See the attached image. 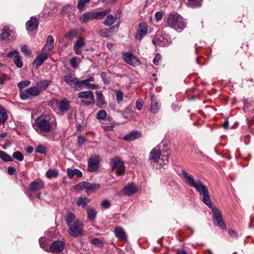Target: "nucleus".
I'll use <instances>...</instances> for the list:
<instances>
[{
  "label": "nucleus",
  "instance_id": "obj_1",
  "mask_svg": "<svg viewBox=\"0 0 254 254\" xmlns=\"http://www.w3.org/2000/svg\"><path fill=\"white\" fill-rule=\"evenodd\" d=\"M182 174L185 179L186 183L190 187L194 188L199 194H202V202L208 207L212 208L214 224L223 229H225L226 226L223 221L222 213L217 208L212 207L210 196L207 187L200 180L195 181L193 177L185 171L182 170Z\"/></svg>",
  "mask_w": 254,
  "mask_h": 254
},
{
  "label": "nucleus",
  "instance_id": "obj_2",
  "mask_svg": "<svg viewBox=\"0 0 254 254\" xmlns=\"http://www.w3.org/2000/svg\"><path fill=\"white\" fill-rule=\"evenodd\" d=\"M56 126L57 121L55 117L43 115L38 117L32 123L35 130L42 135L52 131Z\"/></svg>",
  "mask_w": 254,
  "mask_h": 254
},
{
  "label": "nucleus",
  "instance_id": "obj_3",
  "mask_svg": "<svg viewBox=\"0 0 254 254\" xmlns=\"http://www.w3.org/2000/svg\"><path fill=\"white\" fill-rule=\"evenodd\" d=\"M67 226L69 229V234L73 237H80L83 235V223L79 219H76L75 215L69 212L65 217Z\"/></svg>",
  "mask_w": 254,
  "mask_h": 254
},
{
  "label": "nucleus",
  "instance_id": "obj_4",
  "mask_svg": "<svg viewBox=\"0 0 254 254\" xmlns=\"http://www.w3.org/2000/svg\"><path fill=\"white\" fill-rule=\"evenodd\" d=\"M167 25L178 32H181L187 27V21L178 13H171L167 20Z\"/></svg>",
  "mask_w": 254,
  "mask_h": 254
},
{
  "label": "nucleus",
  "instance_id": "obj_5",
  "mask_svg": "<svg viewBox=\"0 0 254 254\" xmlns=\"http://www.w3.org/2000/svg\"><path fill=\"white\" fill-rule=\"evenodd\" d=\"M150 159L160 166L166 164L169 162L168 154L162 155L161 151L157 146L153 148L150 152Z\"/></svg>",
  "mask_w": 254,
  "mask_h": 254
},
{
  "label": "nucleus",
  "instance_id": "obj_6",
  "mask_svg": "<svg viewBox=\"0 0 254 254\" xmlns=\"http://www.w3.org/2000/svg\"><path fill=\"white\" fill-rule=\"evenodd\" d=\"M112 170H116V173L117 176H122L125 174V167L124 162L121 158L115 156L111 161Z\"/></svg>",
  "mask_w": 254,
  "mask_h": 254
},
{
  "label": "nucleus",
  "instance_id": "obj_7",
  "mask_svg": "<svg viewBox=\"0 0 254 254\" xmlns=\"http://www.w3.org/2000/svg\"><path fill=\"white\" fill-rule=\"evenodd\" d=\"M78 98L82 99L81 104L88 106L94 103V97L91 91L80 92L78 94Z\"/></svg>",
  "mask_w": 254,
  "mask_h": 254
},
{
  "label": "nucleus",
  "instance_id": "obj_8",
  "mask_svg": "<svg viewBox=\"0 0 254 254\" xmlns=\"http://www.w3.org/2000/svg\"><path fill=\"white\" fill-rule=\"evenodd\" d=\"M39 93V90L37 87H31L25 91L20 92V97L23 100H26L29 98L37 96Z\"/></svg>",
  "mask_w": 254,
  "mask_h": 254
},
{
  "label": "nucleus",
  "instance_id": "obj_9",
  "mask_svg": "<svg viewBox=\"0 0 254 254\" xmlns=\"http://www.w3.org/2000/svg\"><path fill=\"white\" fill-rule=\"evenodd\" d=\"M64 81L73 88L75 91L80 90V80L76 77H74L71 75H67L64 77Z\"/></svg>",
  "mask_w": 254,
  "mask_h": 254
},
{
  "label": "nucleus",
  "instance_id": "obj_10",
  "mask_svg": "<svg viewBox=\"0 0 254 254\" xmlns=\"http://www.w3.org/2000/svg\"><path fill=\"white\" fill-rule=\"evenodd\" d=\"M147 24L145 22H142L140 23L138 25L137 32L135 35V39L139 41H141L147 34Z\"/></svg>",
  "mask_w": 254,
  "mask_h": 254
},
{
  "label": "nucleus",
  "instance_id": "obj_11",
  "mask_svg": "<svg viewBox=\"0 0 254 254\" xmlns=\"http://www.w3.org/2000/svg\"><path fill=\"white\" fill-rule=\"evenodd\" d=\"M152 42L155 46L161 47L168 46L172 43L171 41H169L166 37L162 35H156Z\"/></svg>",
  "mask_w": 254,
  "mask_h": 254
},
{
  "label": "nucleus",
  "instance_id": "obj_12",
  "mask_svg": "<svg viewBox=\"0 0 254 254\" xmlns=\"http://www.w3.org/2000/svg\"><path fill=\"white\" fill-rule=\"evenodd\" d=\"M64 244L61 241H54L50 247V251L54 254H58L63 251Z\"/></svg>",
  "mask_w": 254,
  "mask_h": 254
},
{
  "label": "nucleus",
  "instance_id": "obj_13",
  "mask_svg": "<svg viewBox=\"0 0 254 254\" xmlns=\"http://www.w3.org/2000/svg\"><path fill=\"white\" fill-rule=\"evenodd\" d=\"M100 161L99 157L97 155H94L90 157L88 161V171L89 172L96 171L98 169Z\"/></svg>",
  "mask_w": 254,
  "mask_h": 254
},
{
  "label": "nucleus",
  "instance_id": "obj_14",
  "mask_svg": "<svg viewBox=\"0 0 254 254\" xmlns=\"http://www.w3.org/2000/svg\"><path fill=\"white\" fill-rule=\"evenodd\" d=\"M119 27V25H115V26L111 27L108 29H102L99 31L97 33L103 37H109L118 31Z\"/></svg>",
  "mask_w": 254,
  "mask_h": 254
},
{
  "label": "nucleus",
  "instance_id": "obj_15",
  "mask_svg": "<svg viewBox=\"0 0 254 254\" xmlns=\"http://www.w3.org/2000/svg\"><path fill=\"white\" fill-rule=\"evenodd\" d=\"M77 189H85L88 190H99L100 188V186L98 184H91L86 182H82L78 183L76 186Z\"/></svg>",
  "mask_w": 254,
  "mask_h": 254
},
{
  "label": "nucleus",
  "instance_id": "obj_16",
  "mask_svg": "<svg viewBox=\"0 0 254 254\" xmlns=\"http://www.w3.org/2000/svg\"><path fill=\"white\" fill-rule=\"evenodd\" d=\"M123 59L126 63L132 66L137 65L139 64V60L131 54H124L123 55Z\"/></svg>",
  "mask_w": 254,
  "mask_h": 254
},
{
  "label": "nucleus",
  "instance_id": "obj_17",
  "mask_svg": "<svg viewBox=\"0 0 254 254\" xmlns=\"http://www.w3.org/2000/svg\"><path fill=\"white\" fill-rule=\"evenodd\" d=\"M122 191L125 195L130 196L137 191V187L134 183H130L125 186Z\"/></svg>",
  "mask_w": 254,
  "mask_h": 254
},
{
  "label": "nucleus",
  "instance_id": "obj_18",
  "mask_svg": "<svg viewBox=\"0 0 254 254\" xmlns=\"http://www.w3.org/2000/svg\"><path fill=\"white\" fill-rule=\"evenodd\" d=\"M39 24L38 18L35 16H32L26 23V29L29 31H34L38 28Z\"/></svg>",
  "mask_w": 254,
  "mask_h": 254
},
{
  "label": "nucleus",
  "instance_id": "obj_19",
  "mask_svg": "<svg viewBox=\"0 0 254 254\" xmlns=\"http://www.w3.org/2000/svg\"><path fill=\"white\" fill-rule=\"evenodd\" d=\"M48 56L49 53L48 52L42 51V53L35 59L33 63L34 66L36 68L39 67L48 59Z\"/></svg>",
  "mask_w": 254,
  "mask_h": 254
},
{
  "label": "nucleus",
  "instance_id": "obj_20",
  "mask_svg": "<svg viewBox=\"0 0 254 254\" xmlns=\"http://www.w3.org/2000/svg\"><path fill=\"white\" fill-rule=\"evenodd\" d=\"M54 45V40L52 36L49 35L47 37L46 43L42 48V51L48 52L49 54L51 51Z\"/></svg>",
  "mask_w": 254,
  "mask_h": 254
},
{
  "label": "nucleus",
  "instance_id": "obj_21",
  "mask_svg": "<svg viewBox=\"0 0 254 254\" xmlns=\"http://www.w3.org/2000/svg\"><path fill=\"white\" fill-rule=\"evenodd\" d=\"M44 187V184L40 179H37L31 182L29 185L30 190L32 191L39 190L43 189Z\"/></svg>",
  "mask_w": 254,
  "mask_h": 254
},
{
  "label": "nucleus",
  "instance_id": "obj_22",
  "mask_svg": "<svg viewBox=\"0 0 254 254\" xmlns=\"http://www.w3.org/2000/svg\"><path fill=\"white\" fill-rule=\"evenodd\" d=\"M115 234L116 237L120 240L126 241L127 240V235L123 228L120 227L115 228Z\"/></svg>",
  "mask_w": 254,
  "mask_h": 254
},
{
  "label": "nucleus",
  "instance_id": "obj_23",
  "mask_svg": "<svg viewBox=\"0 0 254 254\" xmlns=\"http://www.w3.org/2000/svg\"><path fill=\"white\" fill-rule=\"evenodd\" d=\"M90 202V199L86 197H80L78 198L76 204L78 206H81L83 208L86 209L89 208L87 204Z\"/></svg>",
  "mask_w": 254,
  "mask_h": 254
},
{
  "label": "nucleus",
  "instance_id": "obj_24",
  "mask_svg": "<svg viewBox=\"0 0 254 254\" xmlns=\"http://www.w3.org/2000/svg\"><path fill=\"white\" fill-rule=\"evenodd\" d=\"M140 135L139 131H132L125 136L124 139L126 141H129L139 137Z\"/></svg>",
  "mask_w": 254,
  "mask_h": 254
},
{
  "label": "nucleus",
  "instance_id": "obj_25",
  "mask_svg": "<svg viewBox=\"0 0 254 254\" xmlns=\"http://www.w3.org/2000/svg\"><path fill=\"white\" fill-rule=\"evenodd\" d=\"M151 112L153 114H156L158 112L160 106H159L158 103L156 100L154 95H151Z\"/></svg>",
  "mask_w": 254,
  "mask_h": 254
},
{
  "label": "nucleus",
  "instance_id": "obj_26",
  "mask_svg": "<svg viewBox=\"0 0 254 254\" xmlns=\"http://www.w3.org/2000/svg\"><path fill=\"white\" fill-rule=\"evenodd\" d=\"M67 173L68 177L71 179L74 176H76L78 178H80L82 176V172L78 169H70L68 168L67 169Z\"/></svg>",
  "mask_w": 254,
  "mask_h": 254
},
{
  "label": "nucleus",
  "instance_id": "obj_27",
  "mask_svg": "<svg viewBox=\"0 0 254 254\" xmlns=\"http://www.w3.org/2000/svg\"><path fill=\"white\" fill-rule=\"evenodd\" d=\"M87 218L90 221H94L97 213V212L93 208H86Z\"/></svg>",
  "mask_w": 254,
  "mask_h": 254
},
{
  "label": "nucleus",
  "instance_id": "obj_28",
  "mask_svg": "<svg viewBox=\"0 0 254 254\" xmlns=\"http://www.w3.org/2000/svg\"><path fill=\"white\" fill-rule=\"evenodd\" d=\"M59 108L61 112H65L69 109V101L67 99L61 101L59 105Z\"/></svg>",
  "mask_w": 254,
  "mask_h": 254
},
{
  "label": "nucleus",
  "instance_id": "obj_29",
  "mask_svg": "<svg viewBox=\"0 0 254 254\" xmlns=\"http://www.w3.org/2000/svg\"><path fill=\"white\" fill-rule=\"evenodd\" d=\"M117 20L116 16L109 15L104 21L103 24L107 26H110L114 24Z\"/></svg>",
  "mask_w": 254,
  "mask_h": 254
},
{
  "label": "nucleus",
  "instance_id": "obj_30",
  "mask_svg": "<svg viewBox=\"0 0 254 254\" xmlns=\"http://www.w3.org/2000/svg\"><path fill=\"white\" fill-rule=\"evenodd\" d=\"M96 96H97V102L98 104L99 105H103L105 104V98L101 91H96Z\"/></svg>",
  "mask_w": 254,
  "mask_h": 254
},
{
  "label": "nucleus",
  "instance_id": "obj_31",
  "mask_svg": "<svg viewBox=\"0 0 254 254\" xmlns=\"http://www.w3.org/2000/svg\"><path fill=\"white\" fill-rule=\"evenodd\" d=\"M11 32L12 31L8 28L4 27L2 30L1 39L2 40H5L11 34Z\"/></svg>",
  "mask_w": 254,
  "mask_h": 254
},
{
  "label": "nucleus",
  "instance_id": "obj_32",
  "mask_svg": "<svg viewBox=\"0 0 254 254\" xmlns=\"http://www.w3.org/2000/svg\"><path fill=\"white\" fill-rule=\"evenodd\" d=\"M58 174L59 173L57 170L55 169H49L47 171L46 176L49 179H51L57 177Z\"/></svg>",
  "mask_w": 254,
  "mask_h": 254
},
{
  "label": "nucleus",
  "instance_id": "obj_33",
  "mask_svg": "<svg viewBox=\"0 0 254 254\" xmlns=\"http://www.w3.org/2000/svg\"><path fill=\"white\" fill-rule=\"evenodd\" d=\"M105 12L99 11L91 12V17L93 19H101L105 17Z\"/></svg>",
  "mask_w": 254,
  "mask_h": 254
},
{
  "label": "nucleus",
  "instance_id": "obj_34",
  "mask_svg": "<svg viewBox=\"0 0 254 254\" xmlns=\"http://www.w3.org/2000/svg\"><path fill=\"white\" fill-rule=\"evenodd\" d=\"M77 35V30L76 29H71L68 31L65 35V38L68 40H71Z\"/></svg>",
  "mask_w": 254,
  "mask_h": 254
},
{
  "label": "nucleus",
  "instance_id": "obj_35",
  "mask_svg": "<svg viewBox=\"0 0 254 254\" xmlns=\"http://www.w3.org/2000/svg\"><path fill=\"white\" fill-rule=\"evenodd\" d=\"M188 5L191 7L194 8L201 5V0H188Z\"/></svg>",
  "mask_w": 254,
  "mask_h": 254
},
{
  "label": "nucleus",
  "instance_id": "obj_36",
  "mask_svg": "<svg viewBox=\"0 0 254 254\" xmlns=\"http://www.w3.org/2000/svg\"><path fill=\"white\" fill-rule=\"evenodd\" d=\"M50 83V81L48 80H44L38 82L37 86L39 88L45 90L47 88Z\"/></svg>",
  "mask_w": 254,
  "mask_h": 254
},
{
  "label": "nucleus",
  "instance_id": "obj_37",
  "mask_svg": "<svg viewBox=\"0 0 254 254\" xmlns=\"http://www.w3.org/2000/svg\"><path fill=\"white\" fill-rule=\"evenodd\" d=\"M91 16V12L85 13L80 17V20L83 23L87 22L88 21L93 19Z\"/></svg>",
  "mask_w": 254,
  "mask_h": 254
},
{
  "label": "nucleus",
  "instance_id": "obj_38",
  "mask_svg": "<svg viewBox=\"0 0 254 254\" xmlns=\"http://www.w3.org/2000/svg\"><path fill=\"white\" fill-rule=\"evenodd\" d=\"M107 112L104 110H99L96 114V119L98 120H103L106 118Z\"/></svg>",
  "mask_w": 254,
  "mask_h": 254
},
{
  "label": "nucleus",
  "instance_id": "obj_39",
  "mask_svg": "<svg viewBox=\"0 0 254 254\" xmlns=\"http://www.w3.org/2000/svg\"><path fill=\"white\" fill-rule=\"evenodd\" d=\"M0 158L4 161H11L12 160V157L2 151H0Z\"/></svg>",
  "mask_w": 254,
  "mask_h": 254
},
{
  "label": "nucleus",
  "instance_id": "obj_40",
  "mask_svg": "<svg viewBox=\"0 0 254 254\" xmlns=\"http://www.w3.org/2000/svg\"><path fill=\"white\" fill-rule=\"evenodd\" d=\"M13 61L18 68H20L22 66V62L18 55H15L14 57Z\"/></svg>",
  "mask_w": 254,
  "mask_h": 254
},
{
  "label": "nucleus",
  "instance_id": "obj_41",
  "mask_svg": "<svg viewBox=\"0 0 254 254\" xmlns=\"http://www.w3.org/2000/svg\"><path fill=\"white\" fill-rule=\"evenodd\" d=\"M30 83V82L29 80L21 81L17 84V87L21 91H22L24 87L28 86Z\"/></svg>",
  "mask_w": 254,
  "mask_h": 254
},
{
  "label": "nucleus",
  "instance_id": "obj_42",
  "mask_svg": "<svg viewBox=\"0 0 254 254\" xmlns=\"http://www.w3.org/2000/svg\"><path fill=\"white\" fill-rule=\"evenodd\" d=\"M100 76L105 84H108L111 82V80L110 78L107 77V73L105 72H102Z\"/></svg>",
  "mask_w": 254,
  "mask_h": 254
},
{
  "label": "nucleus",
  "instance_id": "obj_43",
  "mask_svg": "<svg viewBox=\"0 0 254 254\" xmlns=\"http://www.w3.org/2000/svg\"><path fill=\"white\" fill-rule=\"evenodd\" d=\"M12 157L19 161H22L24 158L23 154L18 151H15L13 153Z\"/></svg>",
  "mask_w": 254,
  "mask_h": 254
},
{
  "label": "nucleus",
  "instance_id": "obj_44",
  "mask_svg": "<svg viewBox=\"0 0 254 254\" xmlns=\"http://www.w3.org/2000/svg\"><path fill=\"white\" fill-rule=\"evenodd\" d=\"M91 243L92 245L97 247L102 248L103 247L102 242L98 238H94L92 239Z\"/></svg>",
  "mask_w": 254,
  "mask_h": 254
},
{
  "label": "nucleus",
  "instance_id": "obj_45",
  "mask_svg": "<svg viewBox=\"0 0 254 254\" xmlns=\"http://www.w3.org/2000/svg\"><path fill=\"white\" fill-rule=\"evenodd\" d=\"M84 40L83 38H79L75 43L73 46L81 48L84 45Z\"/></svg>",
  "mask_w": 254,
  "mask_h": 254
},
{
  "label": "nucleus",
  "instance_id": "obj_46",
  "mask_svg": "<svg viewBox=\"0 0 254 254\" xmlns=\"http://www.w3.org/2000/svg\"><path fill=\"white\" fill-rule=\"evenodd\" d=\"M90 0H80L77 4L78 8L82 10L84 8L85 4Z\"/></svg>",
  "mask_w": 254,
  "mask_h": 254
},
{
  "label": "nucleus",
  "instance_id": "obj_47",
  "mask_svg": "<svg viewBox=\"0 0 254 254\" xmlns=\"http://www.w3.org/2000/svg\"><path fill=\"white\" fill-rule=\"evenodd\" d=\"M116 96L118 103H120L123 100V93L121 91H116Z\"/></svg>",
  "mask_w": 254,
  "mask_h": 254
},
{
  "label": "nucleus",
  "instance_id": "obj_48",
  "mask_svg": "<svg viewBox=\"0 0 254 254\" xmlns=\"http://www.w3.org/2000/svg\"><path fill=\"white\" fill-rule=\"evenodd\" d=\"M0 113L1 115L2 122H4L6 120L7 118V114L5 111V109L3 107H0Z\"/></svg>",
  "mask_w": 254,
  "mask_h": 254
},
{
  "label": "nucleus",
  "instance_id": "obj_49",
  "mask_svg": "<svg viewBox=\"0 0 254 254\" xmlns=\"http://www.w3.org/2000/svg\"><path fill=\"white\" fill-rule=\"evenodd\" d=\"M77 58L76 57H73L70 61V64L73 68L77 67Z\"/></svg>",
  "mask_w": 254,
  "mask_h": 254
},
{
  "label": "nucleus",
  "instance_id": "obj_50",
  "mask_svg": "<svg viewBox=\"0 0 254 254\" xmlns=\"http://www.w3.org/2000/svg\"><path fill=\"white\" fill-rule=\"evenodd\" d=\"M36 151L38 153H41V154H45L47 151L46 148L44 146H43L41 145H38L37 147Z\"/></svg>",
  "mask_w": 254,
  "mask_h": 254
},
{
  "label": "nucleus",
  "instance_id": "obj_51",
  "mask_svg": "<svg viewBox=\"0 0 254 254\" xmlns=\"http://www.w3.org/2000/svg\"><path fill=\"white\" fill-rule=\"evenodd\" d=\"M89 84V82L86 79L80 80V90H81L85 87L88 88Z\"/></svg>",
  "mask_w": 254,
  "mask_h": 254
},
{
  "label": "nucleus",
  "instance_id": "obj_52",
  "mask_svg": "<svg viewBox=\"0 0 254 254\" xmlns=\"http://www.w3.org/2000/svg\"><path fill=\"white\" fill-rule=\"evenodd\" d=\"M101 205L103 208H108L111 206V203L109 200L105 199L101 202Z\"/></svg>",
  "mask_w": 254,
  "mask_h": 254
},
{
  "label": "nucleus",
  "instance_id": "obj_53",
  "mask_svg": "<svg viewBox=\"0 0 254 254\" xmlns=\"http://www.w3.org/2000/svg\"><path fill=\"white\" fill-rule=\"evenodd\" d=\"M161 59V56L159 54H156L154 58L153 59V62L154 64L158 65L159 62L160 61Z\"/></svg>",
  "mask_w": 254,
  "mask_h": 254
},
{
  "label": "nucleus",
  "instance_id": "obj_54",
  "mask_svg": "<svg viewBox=\"0 0 254 254\" xmlns=\"http://www.w3.org/2000/svg\"><path fill=\"white\" fill-rule=\"evenodd\" d=\"M85 138L84 137L82 136H78V139H77V144L79 146H81L85 142Z\"/></svg>",
  "mask_w": 254,
  "mask_h": 254
},
{
  "label": "nucleus",
  "instance_id": "obj_55",
  "mask_svg": "<svg viewBox=\"0 0 254 254\" xmlns=\"http://www.w3.org/2000/svg\"><path fill=\"white\" fill-rule=\"evenodd\" d=\"M163 17V14L162 12L161 11H157L156 12L155 14V17L156 20L158 21L162 19Z\"/></svg>",
  "mask_w": 254,
  "mask_h": 254
},
{
  "label": "nucleus",
  "instance_id": "obj_56",
  "mask_svg": "<svg viewBox=\"0 0 254 254\" xmlns=\"http://www.w3.org/2000/svg\"><path fill=\"white\" fill-rule=\"evenodd\" d=\"M228 234H229V235L231 237H233V238H238V235H237V233H236V232L235 231H234V230H230L229 231H228Z\"/></svg>",
  "mask_w": 254,
  "mask_h": 254
},
{
  "label": "nucleus",
  "instance_id": "obj_57",
  "mask_svg": "<svg viewBox=\"0 0 254 254\" xmlns=\"http://www.w3.org/2000/svg\"><path fill=\"white\" fill-rule=\"evenodd\" d=\"M18 55V53L17 51L14 50V51H11L9 53H8L7 56L8 58H11L14 57L15 56V55Z\"/></svg>",
  "mask_w": 254,
  "mask_h": 254
},
{
  "label": "nucleus",
  "instance_id": "obj_58",
  "mask_svg": "<svg viewBox=\"0 0 254 254\" xmlns=\"http://www.w3.org/2000/svg\"><path fill=\"white\" fill-rule=\"evenodd\" d=\"M7 172L9 175H12L16 172V169L13 167H9Z\"/></svg>",
  "mask_w": 254,
  "mask_h": 254
},
{
  "label": "nucleus",
  "instance_id": "obj_59",
  "mask_svg": "<svg viewBox=\"0 0 254 254\" xmlns=\"http://www.w3.org/2000/svg\"><path fill=\"white\" fill-rule=\"evenodd\" d=\"M135 106L137 110H140L142 107V104L140 101L137 100L135 102Z\"/></svg>",
  "mask_w": 254,
  "mask_h": 254
},
{
  "label": "nucleus",
  "instance_id": "obj_60",
  "mask_svg": "<svg viewBox=\"0 0 254 254\" xmlns=\"http://www.w3.org/2000/svg\"><path fill=\"white\" fill-rule=\"evenodd\" d=\"M46 240V239L45 238H41L39 239V244H40L41 247L43 248L45 250H47V248H46V249L45 248V247L43 246V243H44L45 242Z\"/></svg>",
  "mask_w": 254,
  "mask_h": 254
},
{
  "label": "nucleus",
  "instance_id": "obj_61",
  "mask_svg": "<svg viewBox=\"0 0 254 254\" xmlns=\"http://www.w3.org/2000/svg\"><path fill=\"white\" fill-rule=\"evenodd\" d=\"M80 48H78V47L73 46V50L74 51L76 55H80L81 54V51L80 50Z\"/></svg>",
  "mask_w": 254,
  "mask_h": 254
},
{
  "label": "nucleus",
  "instance_id": "obj_62",
  "mask_svg": "<svg viewBox=\"0 0 254 254\" xmlns=\"http://www.w3.org/2000/svg\"><path fill=\"white\" fill-rule=\"evenodd\" d=\"M21 51L25 54H28V49L26 45L23 46L21 48Z\"/></svg>",
  "mask_w": 254,
  "mask_h": 254
},
{
  "label": "nucleus",
  "instance_id": "obj_63",
  "mask_svg": "<svg viewBox=\"0 0 254 254\" xmlns=\"http://www.w3.org/2000/svg\"><path fill=\"white\" fill-rule=\"evenodd\" d=\"M228 125H229L228 121L227 120H225L223 124V127L225 129H228Z\"/></svg>",
  "mask_w": 254,
  "mask_h": 254
},
{
  "label": "nucleus",
  "instance_id": "obj_64",
  "mask_svg": "<svg viewBox=\"0 0 254 254\" xmlns=\"http://www.w3.org/2000/svg\"><path fill=\"white\" fill-rule=\"evenodd\" d=\"M176 254H188V253L184 250H178Z\"/></svg>",
  "mask_w": 254,
  "mask_h": 254
}]
</instances>
